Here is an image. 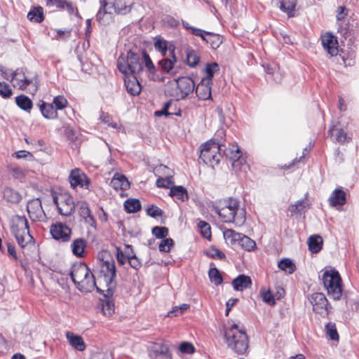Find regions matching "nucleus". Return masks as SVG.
<instances>
[{
	"instance_id": "nucleus-59",
	"label": "nucleus",
	"mask_w": 359,
	"mask_h": 359,
	"mask_svg": "<svg viewBox=\"0 0 359 359\" xmlns=\"http://www.w3.org/2000/svg\"><path fill=\"white\" fill-rule=\"evenodd\" d=\"M13 91L10 86L4 81H0V95L4 99L11 97Z\"/></svg>"
},
{
	"instance_id": "nucleus-12",
	"label": "nucleus",
	"mask_w": 359,
	"mask_h": 359,
	"mask_svg": "<svg viewBox=\"0 0 359 359\" xmlns=\"http://www.w3.org/2000/svg\"><path fill=\"white\" fill-rule=\"evenodd\" d=\"M50 233L55 240L67 242L70 240L72 230L67 224L59 222L50 226Z\"/></svg>"
},
{
	"instance_id": "nucleus-5",
	"label": "nucleus",
	"mask_w": 359,
	"mask_h": 359,
	"mask_svg": "<svg viewBox=\"0 0 359 359\" xmlns=\"http://www.w3.org/2000/svg\"><path fill=\"white\" fill-rule=\"evenodd\" d=\"M322 280L328 296L334 301L339 300L342 296V280L339 271L334 269L326 270Z\"/></svg>"
},
{
	"instance_id": "nucleus-41",
	"label": "nucleus",
	"mask_w": 359,
	"mask_h": 359,
	"mask_svg": "<svg viewBox=\"0 0 359 359\" xmlns=\"http://www.w3.org/2000/svg\"><path fill=\"white\" fill-rule=\"evenodd\" d=\"M124 209L128 213H135L139 212L142 205L140 201L136 198H128L123 204Z\"/></svg>"
},
{
	"instance_id": "nucleus-34",
	"label": "nucleus",
	"mask_w": 359,
	"mask_h": 359,
	"mask_svg": "<svg viewBox=\"0 0 359 359\" xmlns=\"http://www.w3.org/2000/svg\"><path fill=\"white\" fill-rule=\"evenodd\" d=\"M169 196L184 202L188 200L187 190L182 186H172L170 188Z\"/></svg>"
},
{
	"instance_id": "nucleus-55",
	"label": "nucleus",
	"mask_w": 359,
	"mask_h": 359,
	"mask_svg": "<svg viewBox=\"0 0 359 359\" xmlns=\"http://www.w3.org/2000/svg\"><path fill=\"white\" fill-rule=\"evenodd\" d=\"M76 205L79 208V213L83 219L91 215V211L87 202L80 201L78 202Z\"/></svg>"
},
{
	"instance_id": "nucleus-48",
	"label": "nucleus",
	"mask_w": 359,
	"mask_h": 359,
	"mask_svg": "<svg viewBox=\"0 0 359 359\" xmlns=\"http://www.w3.org/2000/svg\"><path fill=\"white\" fill-rule=\"evenodd\" d=\"M208 32L210 34H205V39L203 40L206 43H210L212 48H217L222 43L219 36L210 32Z\"/></svg>"
},
{
	"instance_id": "nucleus-21",
	"label": "nucleus",
	"mask_w": 359,
	"mask_h": 359,
	"mask_svg": "<svg viewBox=\"0 0 359 359\" xmlns=\"http://www.w3.org/2000/svg\"><path fill=\"white\" fill-rule=\"evenodd\" d=\"M60 206H58V212L61 215L69 216L75 210V204L72 196L69 195L61 196Z\"/></svg>"
},
{
	"instance_id": "nucleus-6",
	"label": "nucleus",
	"mask_w": 359,
	"mask_h": 359,
	"mask_svg": "<svg viewBox=\"0 0 359 359\" xmlns=\"http://www.w3.org/2000/svg\"><path fill=\"white\" fill-rule=\"evenodd\" d=\"M222 153L218 146H215L211 142H205L200 146L199 158L203 163L214 168L219 163Z\"/></svg>"
},
{
	"instance_id": "nucleus-18",
	"label": "nucleus",
	"mask_w": 359,
	"mask_h": 359,
	"mask_svg": "<svg viewBox=\"0 0 359 359\" xmlns=\"http://www.w3.org/2000/svg\"><path fill=\"white\" fill-rule=\"evenodd\" d=\"M76 288L82 292H90L94 289L99 294L104 293V290L100 289L96 285L95 278L93 273L90 271L89 273L76 286Z\"/></svg>"
},
{
	"instance_id": "nucleus-31",
	"label": "nucleus",
	"mask_w": 359,
	"mask_h": 359,
	"mask_svg": "<svg viewBox=\"0 0 359 359\" xmlns=\"http://www.w3.org/2000/svg\"><path fill=\"white\" fill-rule=\"evenodd\" d=\"M66 337L70 345L75 349L79 351L85 350L86 345L83 338L81 336L75 334L72 332H67L66 333Z\"/></svg>"
},
{
	"instance_id": "nucleus-37",
	"label": "nucleus",
	"mask_w": 359,
	"mask_h": 359,
	"mask_svg": "<svg viewBox=\"0 0 359 359\" xmlns=\"http://www.w3.org/2000/svg\"><path fill=\"white\" fill-rule=\"evenodd\" d=\"M15 103L20 109L28 112L31 111L33 107L32 100L23 94L15 97Z\"/></svg>"
},
{
	"instance_id": "nucleus-28",
	"label": "nucleus",
	"mask_w": 359,
	"mask_h": 359,
	"mask_svg": "<svg viewBox=\"0 0 359 359\" xmlns=\"http://www.w3.org/2000/svg\"><path fill=\"white\" fill-rule=\"evenodd\" d=\"M184 51L186 55V64L191 68L198 66L201 60L200 51L194 49L191 46L186 47Z\"/></svg>"
},
{
	"instance_id": "nucleus-36",
	"label": "nucleus",
	"mask_w": 359,
	"mask_h": 359,
	"mask_svg": "<svg viewBox=\"0 0 359 359\" xmlns=\"http://www.w3.org/2000/svg\"><path fill=\"white\" fill-rule=\"evenodd\" d=\"M309 250L312 253H318L323 247V239L318 235H312L308 239Z\"/></svg>"
},
{
	"instance_id": "nucleus-40",
	"label": "nucleus",
	"mask_w": 359,
	"mask_h": 359,
	"mask_svg": "<svg viewBox=\"0 0 359 359\" xmlns=\"http://www.w3.org/2000/svg\"><path fill=\"white\" fill-rule=\"evenodd\" d=\"M204 71L206 76L202 79L212 83V78L215 73L219 71V65L215 62L207 63Z\"/></svg>"
},
{
	"instance_id": "nucleus-38",
	"label": "nucleus",
	"mask_w": 359,
	"mask_h": 359,
	"mask_svg": "<svg viewBox=\"0 0 359 359\" xmlns=\"http://www.w3.org/2000/svg\"><path fill=\"white\" fill-rule=\"evenodd\" d=\"M127 92L131 95H138L142 90L141 85L137 77L133 75V80L125 81Z\"/></svg>"
},
{
	"instance_id": "nucleus-16",
	"label": "nucleus",
	"mask_w": 359,
	"mask_h": 359,
	"mask_svg": "<svg viewBox=\"0 0 359 359\" xmlns=\"http://www.w3.org/2000/svg\"><path fill=\"white\" fill-rule=\"evenodd\" d=\"M90 269L88 266L82 262L76 263L72 265L69 275L72 282L76 286L79 280H82L89 273Z\"/></svg>"
},
{
	"instance_id": "nucleus-61",
	"label": "nucleus",
	"mask_w": 359,
	"mask_h": 359,
	"mask_svg": "<svg viewBox=\"0 0 359 359\" xmlns=\"http://www.w3.org/2000/svg\"><path fill=\"white\" fill-rule=\"evenodd\" d=\"M179 351L182 353L192 354L195 352V348L191 343L183 341L179 346Z\"/></svg>"
},
{
	"instance_id": "nucleus-29",
	"label": "nucleus",
	"mask_w": 359,
	"mask_h": 359,
	"mask_svg": "<svg viewBox=\"0 0 359 359\" xmlns=\"http://www.w3.org/2000/svg\"><path fill=\"white\" fill-rule=\"evenodd\" d=\"M232 285L234 290L243 291L251 287L252 280L250 276L241 274L233 280Z\"/></svg>"
},
{
	"instance_id": "nucleus-39",
	"label": "nucleus",
	"mask_w": 359,
	"mask_h": 359,
	"mask_svg": "<svg viewBox=\"0 0 359 359\" xmlns=\"http://www.w3.org/2000/svg\"><path fill=\"white\" fill-rule=\"evenodd\" d=\"M27 18L31 22H41L44 20L43 8L41 6L34 7L28 12Z\"/></svg>"
},
{
	"instance_id": "nucleus-33",
	"label": "nucleus",
	"mask_w": 359,
	"mask_h": 359,
	"mask_svg": "<svg viewBox=\"0 0 359 359\" xmlns=\"http://www.w3.org/2000/svg\"><path fill=\"white\" fill-rule=\"evenodd\" d=\"M102 294H103L104 298V299H101L102 313L106 316H111L114 312V304L112 299L113 296L107 297V290H104V293Z\"/></svg>"
},
{
	"instance_id": "nucleus-62",
	"label": "nucleus",
	"mask_w": 359,
	"mask_h": 359,
	"mask_svg": "<svg viewBox=\"0 0 359 359\" xmlns=\"http://www.w3.org/2000/svg\"><path fill=\"white\" fill-rule=\"evenodd\" d=\"M127 259L130 266L135 270H138L142 266L140 259L137 257L133 251L131 255L129 253L127 255Z\"/></svg>"
},
{
	"instance_id": "nucleus-27",
	"label": "nucleus",
	"mask_w": 359,
	"mask_h": 359,
	"mask_svg": "<svg viewBox=\"0 0 359 359\" xmlns=\"http://www.w3.org/2000/svg\"><path fill=\"white\" fill-rule=\"evenodd\" d=\"M328 201L332 207L344 205L346 203V194L341 188L336 189L330 194Z\"/></svg>"
},
{
	"instance_id": "nucleus-24",
	"label": "nucleus",
	"mask_w": 359,
	"mask_h": 359,
	"mask_svg": "<svg viewBox=\"0 0 359 359\" xmlns=\"http://www.w3.org/2000/svg\"><path fill=\"white\" fill-rule=\"evenodd\" d=\"M211 85L212 83L201 79L197 86H195L194 90L199 100H207L212 98Z\"/></svg>"
},
{
	"instance_id": "nucleus-43",
	"label": "nucleus",
	"mask_w": 359,
	"mask_h": 359,
	"mask_svg": "<svg viewBox=\"0 0 359 359\" xmlns=\"http://www.w3.org/2000/svg\"><path fill=\"white\" fill-rule=\"evenodd\" d=\"M278 268L287 273L292 274L296 270L295 264L290 258H283L279 261L278 264Z\"/></svg>"
},
{
	"instance_id": "nucleus-60",
	"label": "nucleus",
	"mask_w": 359,
	"mask_h": 359,
	"mask_svg": "<svg viewBox=\"0 0 359 359\" xmlns=\"http://www.w3.org/2000/svg\"><path fill=\"white\" fill-rule=\"evenodd\" d=\"M0 73L4 79L13 81L15 79L16 76L20 74V69H18L15 71L12 72L11 74H8L6 69L0 65Z\"/></svg>"
},
{
	"instance_id": "nucleus-4",
	"label": "nucleus",
	"mask_w": 359,
	"mask_h": 359,
	"mask_svg": "<svg viewBox=\"0 0 359 359\" xmlns=\"http://www.w3.org/2000/svg\"><path fill=\"white\" fill-rule=\"evenodd\" d=\"M118 69L126 76L136 75L143 70L139 55L130 50L126 55L121 54L117 60Z\"/></svg>"
},
{
	"instance_id": "nucleus-9",
	"label": "nucleus",
	"mask_w": 359,
	"mask_h": 359,
	"mask_svg": "<svg viewBox=\"0 0 359 359\" xmlns=\"http://www.w3.org/2000/svg\"><path fill=\"white\" fill-rule=\"evenodd\" d=\"M309 299L313 305V311L322 317H327L332 312V307L323 293H313Z\"/></svg>"
},
{
	"instance_id": "nucleus-54",
	"label": "nucleus",
	"mask_w": 359,
	"mask_h": 359,
	"mask_svg": "<svg viewBox=\"0 0 359 359\" xmlns=\"http://www.w3.org/2000/svg\"><path fill=\"white\" fill-rule=\"evenodd\" d=\"M52 104H54V108L57 111L65 109L68 105V101L63 95H57L53 98Z\"/></svg>"
},
{
	"instance_id": "nucleus-58",
	"label": "nucleus",
	"mask_w": 359,
	"mask_h": 359,
	"mask_svg": "<svg viewBox=\"0 0 359 359\" xmlns=\"http://www.w3.org/2000/svg\"><path fill=\"white\" fill-rule=\"evenodd\" d=\"M142 57L144 61L145 67L148 69L150 74H154L156 72V69L151 60L149 54L145 50H142Z\"/></svg>"
},
{
	"instance_id": "nucleus-8",
	"label": "nucleus",
	"mask_w": 359,
	"mask_h": 359,
	"mask_svg": "<svg viewBox=\"0 0 359 359\" xmlns=\"http://www.w3.org/2000/svg\"><path fill=\"white\" fill-rule=\"evenodd\" d=\"M11 231L15 236L18 245L22 248H24L27 244V242L25 241V234L32 238L29 233L28 221L25 216L17 215L15 217L14 223L11 226Z\"/></svg>"
},
{
	"instance_id": "nucleus-1",
	"label": "nucleus",
	"mask_w": 359,
	"mask_h": 359,
	"mask_svg": "<svg viewBox=\"0 0 359 359\" xmlns=\"http://www.w3.org/2000/svg\"><path fill=\"white\" fill-rule=\"evenodd\" d=\"M212 210L219 215L225 223H233L236 226H242L246 221V210L241 206V201L235 198H228L224 205H212Z\"/></svg>"
},
{
	"instance_id": "nucleus-42",
	"label": "nucleus",
	"mask_w": 359,
	"mask_h": 359,
	"mask_svg": "<svg viewBox=\"0 0 359 359\" xmlns=\"http://www.w3.org/2000/svg\"><path fill=\"white\" fill-rule=\"evenodd\" d=\"M4 198L10 203H17L20 201V194L13 189L6 187L3 191Z\"/></svg>"
},
{
	"instance_id": "nucleus-51",
	"label": "nucleus",
	"mask_w": 359,
	"mask_h": 359,
	"mask_svg": "<svg viewBox=\"0 0 359 359\" xmlns=\"http://www.w3.org/2000/svg\"><path fill=\"white\" fill-rule=\"evenodd\" d=\"M325 332L331 340L339 341V337L334 323H327L325 325Z\"/></svg>"
},
{
	"instance_id": "nucleus-53",
	"label": "nucleus",
	"mask_w": 359,
	"mask_h": 359,
	"mask_svg": "<svg viewBox=\"0 0 359 359\" xmlns=\"http://www.w3.org/2000/svg\"><path fill=\"white\" fill-rule=\"evenodd\" d=\"M205 254L214 259L223 260L226 258L225 254L215 246H211Z\"/></svg>"
},
{
	"instance_id": "nucleus-3",
	"label": "nucleus",
	"mask_w": 359,
	"mask_h": 359,
	"mask_svg": "<svg viewBox=\"0 0 359 359\" xmlns=\"http://www.w3.org/2000/svg\"><path fill=\"white\" fill-rule=\"evenodd\" d=\"M224 338L228 346L237 354L243 355L247 353L249 348L248 335L236 324H233L225 330Z\"/></svg>"
},
{
	"instance_id": "nucleus-11",
	"label": "nucleus",
	"mask_w": 359,
	"mask_h": 359,
	"mask_svg": "<svg viewBox=\"0 0 359 359\" xmlns=\"http://www.w3.org/2000/svg\"><path fill=\"white\" fill-rule=\"evenodd\" d=\"M177 89L178 100L185 99L190 93H193L195 89V83L189 76H182L176 80Z\"/></svg>"
},
{
	"instance_id": "nucleus-56",
	"label": "nucleus",
	"mask_w": 359,
	"mask_h": 359,
	"mask_svg": "<svg viewBox=\"0 0 359 359\" xmlns=\"http://www.w3.org/2000/svg\"><path fill=\"white\" fill-rule=\"evenodd\" d=\"M151 232L156 238L164 239L168 235V229L165 226H156L152 228Z\"/></svg>"
},
{
	"instance_id": "nucleus-14",
	"label": "nucleus",
	"mask_w": 359,
	"mask_h": 359,
	"mask_svg": "<svg viewBox=\"0 0 359 359\" xmlns=\"http://www.w3.org/2000/svg\"><path fill=\"white\" fill-rule=\"evenodd\" d=\"M69 181L74 189L77 187L88 189L90 182L87 175L79 168H74L70 172Z\"/></svg>"
},
{
	"instance_id": "nucleus-20",
	"label": "nucleus",
	"mask_w": 359,
	"mask_h": 359,
	"mask_svg": "<svg viewBox=\"0 0 359 359\" xmlns=\"http://www.w3.org/2000/svg\"><path fill=\"white\" fill-rule=\"evenodd\" d=\"M175 47L173 45H170V57H164L160 60L158 62V66L161 70L165 73H170L174 67V65L177 62L175 56Z\"/></svg>"
},
{
	"instance_id": "nucleus-26",
	"label": "nucleus",
	"mask_w": 359,
	"mask_h": 359,
	"mask_svg": "<svg viewBox=\"0 0 359 359\" xmlns=\"http://www.w3.org/2000/svg\"><path fill=\"white\" fill-rule=\"evenodd\" d=\"M110 185L116 191H126L130 188V183L127 177L124 175L118 172L114 174L111 180Z\"/></svg>"
},
{
	"instance_id": "nucleus-46",
	"label": "nucleus",
	"mask_w": 359,
	"mask_h": 359,
	"mask_svg": "<svg viewBox=\"0 0 359 359\" xmlns=\"http://www.w3.org/2000/svg\"><path fill=\"white\" fill-rule=\"evenodd\" d=\"M238 245L248 252L253 251L256 248L255 241L245 234H243L241 237Z\"/></svg>"
},
{
	"instance_id": "nucleus-13",
	"label": "nucleus",
	"mask_w": 359,
	"mask_h": 359,
	"mask_svg": "<svg viewBox=\"0 0 359 359\" xmlns=\"http://www.w3.org/2000/svg\"><path fill=\"white\" fill-rule=\"evenodd\" d=\"M151 359H171L168 346L163 342L152 344L148 349Z\"/></svg>"
},
{
	"instance_id": "nucleus-52",
	"label": "nucleus",
	"mask_w": 359,
	"mask_h": 359,
	"mask_svg": "<svg viewBox=\"0 0 359 359\" xmlns=\"http://www.w3.org/2000/svg\"><path fill=\"white\" fill-rule=\"evenodd\" d=\"M198 228L200 229L201 236L208 239L211 238V227L210 225L205 221L200 220L198 223Z\"/></svg>"
},
{
	"instance_id": "nucleus-19",
	"label": "nucleus",
	"mask_w": 359,
	"mask_h": 359,
	"mask_svg": "<svg viewBox=\"0 0 359 359\" xmlns=\"http://www.w3.org/2000/svg\"><path fill=\"white\" fill-rule=\"evenodd\" d=\"M328 134L335 142L344 144L351 141V137H348L347 133L341 128H339L337 124L332 126L329 130Z\"/></svg>"
},
{
	"instance_id": "nucleus-23",
	"label": "nucleus",
	"mask_w": 359,
	"mask_h": 359,
	"mask_svg": "<svg viewBox=\"0 0 359 359\" xmlns=\"http://www.w3.org/2000/svg\"><path fill=\"white\" fill-rule=\"evenodd\" d=\"M338 29L345 39L349 38L350 40H352L358 36L359 25L357 22L353 21L352 23L346 24L344 26L340 25Z\"/></svg>"
},
{
	"instance_id": "nucleus-32",
	"label": "nucleus",
	"mask_w": 359,
	"mask_h": 359,
	"mask_svg": "<svg viewBox=\"0 0 359 359\" xmlns=\"http://www.w3.org/2000/svg\"><path fill=\"white\" fill-rule=\"evenodd\" d=\"M297 4V0H281L279 8L281 11L285 13L288 18H293Z\"/></svg>"
},
{
	"instance_id": "nucleus-63",
	"label": "nucleus",
	"mask_w": 359,
	"mask_h": 359,
	"mask_svg": "<svg viewBox=\"0 0 359 359\" xmlns=\"http://www.w3.org/2000/svg\"><path fill=\"white\" fill-rule=\"evenodd\" d=\"M147 214L154 218H156L159 216H162L163 214V211L155 205H151L146 210Z\"/></svg>"
},
{
	"instance_id": "nucleus-49",
	"label": "nucleus",
	"mask_w": 359,
	"mask_h": 359,
	"mask_svg": "<svg viewBox=\"0 0 359 359\" xmlns=\"http://www.w3.org/2000/svg\"><path fill=\"white\" fill-rule=\"evenodd\" d=\"M208 276L210 282L215 285H219L223 283V278L219 271L216 267L210 268L208 271Z\"/></svg>"
},
{
	"instance_id": "nucleus-47",
	"label": "nucleus",
	"mask_w": 359,
	"mask_h": 359,
	"mask_svg": "<svg viewBox=\"0 0 359 359\" xmlns=\"http://www.w3.org/2000/svg\"><path fill=\"white\" fill-rule=\"evenodd\" d=\"M154 48L156 51L165 57L168 53H170V46H168V42L163 39L156 38L154 44Z\"/></svg>"
},
{
	"instance_id": "nucleus-25",
	"label": "nucleus",
	"mask_w": 359,
	"mask_h": 359,
	"mask_svg": "<svg viewBox=\"0 0 359 359\" xmlns=\"http://www.w3.org/2000/svg\"><path fill=\"white\" fill-rule=\"evenodd\" d=\"M308 193H306L304 198L297 201L294 204H291L288 207V211L290 212L291 216L296 214L305 213L306 210L309 208V203L307 201Z\"/></svg>"
},
{
	"instance_id": "nucleus-35",
	"label": "nucleus",
	"mask_w": 359,
	"mask_h": 359,
	"mask_svg": "<svg viewBox=\"0 0 359 359\" xmlns=\"http://www.w3.org/2000/svg\"><path fill=\"white\" fill-rule=\"evenodd\" d=\"M86 248V241L82 238H76L72 243V253L78 257H83L85 256V248Z\"/></svg>"
},
{
	"instance_id": "nucleus-30",
	"label": "nucleus",
	"mask_w": 359,
	"mask_h": 359,
	"mask_svg": "<svg viewBox=\"0 0 359 359\" xmlns=\"http://www.w3.org/2000/svg\"><path fill=\"white\" fill-rule=\"evenodd\" d=\"M39 108L45 118L53 120L57 118V111H56L53 104L42 101L41 104L39 105Z\"/></svg>"
},
{
	"instance_id": "nucleus-7",
	"label": "nucleus",
	"mask_w": 359,
	"mask_h": 359,
	"mask_svg": "<svg viewBox=\"0 0 359 359\" xmlns=\"http://www.w3.org/2000/svg\"><path fill=\"white\" fill-rule=\"evenodd\" d=\"M101 273L107 287V297L113 296L116 287V269L114 262L105 261L102 263Z\"/></svg>"
},
{
	"instance_id": "nucleus-22",
	"label": "nucleus",
	"mask_w": 359,
	"mask_h": 359,
	"mask_svg": "<svg viewBox=\"0 0 359 359\" xmlns=\"http://www.w3.org/2000/svg\"><path fill=\"white\" fill-rule=\"evenodd\" d=\"M133 0H115L112 4H109L114 13L118 15H126L130 12L133 6Z\"/></svg>"
},
{
	"instance_id": "nucleus-57",
	"label": "nucleus",
	"mask_w": 359,
	"mask_h": 359,
	"mask_svg": "<svg viewBox=\"0 0 359 359\" xmlns=\"http://www.w3.org/2000/svg\"><path fill=\"white\" fill-rule=\"evenodd\" d=\"M173 245L174 241L171 238H165L161 241L158 250L161 252H168Z\"/></svg>"
},
{
	"instance_id": "nucleus-50",
	"label": "nucleus",
	"mask_w": 359,
	"mask_h": 359,
	"mask_svg": "<svg viewBox=\"0 0 359 359\" xmlns=\"http://www.w3.org/2000/svg\"><path fill=\"white\" fill-rule=\"evenodd\" d=\"M182 26L184 29L190 31L193 35L199 36L202 39H205V34H210L207 31L191 26L187 21L182 20Z\"/></svg>"
},
{
	"instance_id": "nucleus-10",
	"label": "nucleus",
	"mask_w": 359,
	"mask_h": 359,
	"mask_svg": "<svg viewBox=\"0 0 359 359\" xmlns=\"http://www.w3.org/2000/svg\"><path fill=\"white\" fill-rule=\"evenodd\" d=\"M27 210L30 219L33 222L44 221L46 218L42 208L41 201L39 198L29 201L27 205Z\"/></svg>"
},
{
	"instance_id": "nucleus-15",
	"label": "nucleus",
	"mask_w": 359,
	"mask_h": 359,
	"mask_svg": "<svg viewBox=\"0 0 359 359\" xmlns=\"http://www.w3.org/2000/svg\"><path fill=\"white\" fill-rule=\"evenodd\" d=\"M109 4L104 0L101 3V6L96 15V20L100 25H109L114 20V11Z\"/></svg>"
},
{
	"instance_id": "nucleus-44",
	"label": "nucleus",
	"mask_w": 359,
	"mask_h": 359,
	"mask_svg": "<svg viewBox=\"0 0 359 359\" xmlns=\"http://www.w3.org/2000/svg\"><path fill=\"white\" fill-rule=\"evenodd\" d=\"M243 233L236 232L233 229H228L223 232L224 238L226 241H229L231 244H238V242Z\"/></svg>"
},
{
	"instance_id": "nucleus-64",
	"label": "nucleus",
	"mask_w": 359,
	"mask_h": 359,
	"mask_svg": "<svg viewBox=\"0 0 359 359\" xmlns=\"http://www.w3.org/2000/svg\"><path fill=\"white\" fill-rule=\"evenodd\" d=\"M173 184L172 180V177H159L157 179L156 184L158 187L160 188H170V185Z\"/></svg>"
},
{
	"instance_id": "nucleus-45",
	"label": "nucleus",
	"mask_w": 359,
	"mask_h": 359,
	"mask_svg": "<svg viewBox=\"0 0 359 359\" xmlns=\"http://www.w3.org/2000/svg\"><path fill=\"white\" fill-rule=\"evenodd\" d=\"M172 104V101L169 100L166 102L164 104L163 108L161 110L156 111L154 112V114L156 116H161L163 115L165 116L166 117L170 116V115H175L177 116H181L182 111L179 109L177 111H169V108L170 107Z\"/></svg>"
},
{
	"instance_id": "nucleus-17",
	"label": "nucleus",
	"mask_w": 359,
	"mask_h": 359,
	"mask_svg": "<svg viewBox=\"0 0 359 359\" xmlns=\"http://www.w3.org/2000/svg\"><path fill=\"white\" fill-rule=\"evenodd\" d=\"M322 45L331 56H336L339 53L337 37L330 32L321 36Z\"/></svg>"
},
{
	"instance_id": "nucleus-2",
	"label": "nucleus",
	"mask_w": 359,
	"mask_h": 359,
	"mask_svg": "<svg viewBox=\"0 0 359 359\" xmlns=\"http://www.w3.org/2000/svg\"><path fill=\"white\" fill-rule=\"evenodd\" d=\"M215 146H218L219 149L222 151L223 155L228 157L231 161V165L235 170L242 169L243 167H248L246 160L242 156L240 149L238 145L236 146V150L227 149L226 142V132L224 128L218 129L213 138L208 140Z\"/></svg>"
}]
</instances>
